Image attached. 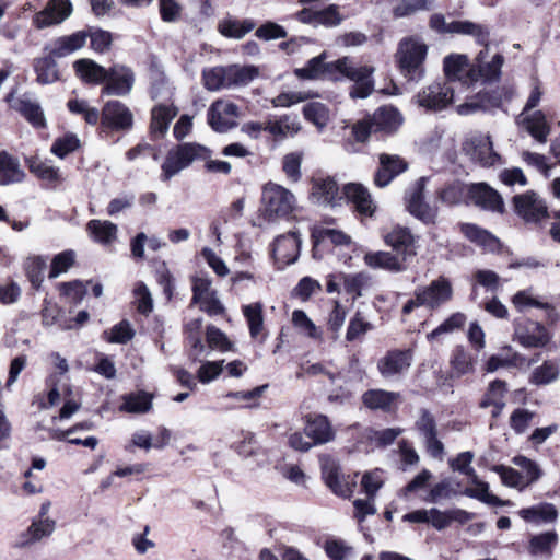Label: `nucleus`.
<instances>
[{"mask_svg": "<svg viewBox=\"0 0 560 560\" xmlns=\"http://www.w3.org/2000/svg\"><path fill=\"white\" fill-rule=\"evenodd\" d=\"M325 52L312 58L307 61L305 67L295 69V75L301 79L314 80L325 78L332 81L347 78L354 82V85L350 90V96L352 98H365L373 92V67L358 65L348 57L325 63Z\"/></svg>", "mask_w": 560, "mask_h": 560, "instance_id": "obj_1", "label": "nucleus"}, {"mask_svg": "<svg viewBox=\"0 0 560 560\" xmlns=\"http://www.w3.org/2000/svg\"><path fill=\"white\" fill-rule=\"evenodd\" d=\"M211 151L209 148L196 143L185 142L172 148L161 166V178L164 182L170 180L180 171L187 168L195 161H205V168L209 173H219L228 175L231 173L232 166L226 161L211 160Z\"/></svg>", "mask_w": 560, "mask_h": 560, "instance_id": "obj_2", "label": "nucleus"}, {"mask_svg": "<svg viewBox=\"0 0 560 560\" xmlns=\"http://www.w3.org/2000/svg\"><path fill=\"white\" fill-rule=\"evenodd\" d=\"M312 195L323 205L336 207L342 201L351 202L357 211L372 215L375 209L368 189L360 184L345 185L340 190L334 177L313 178Z\"/></svg>", "mask_w": 560, "mask_h": 560, "instance_id": "obj_3", "label": "nucleus"}, {"mask_svg": "<svg viewBox=\"0 0 560 560\" xmlns=\"http://www.w3.org/2000/svg\"><path fill=\"white\" fill-rule=\"evenodd\" d=\"M428 49V45L418 36H407L398 43L396 60L406 78L416 81L422 78Z\"/></svg>", "mask_w": 560, "mask_h": 560, "instance_id": "obj_4", "label": "nucleus"}, {"mask_svg": "<svg viewBox=\"0 0 560 560\" xmlns=\"http://www.w3.org/2000/svg\"><path fill=\"white\" fill-rule=\"evenodd\" d=\"M453 298V287L445 277H439L428 285L418 287L413 298L408 300L402 307V314L408 315L417 307H427L431 311L441 307Z\"/></svg>", "mask_w": 560, "mask_h": 560, "instance_id": "obj_5", "label": "nucleus"}, {"mask_svg": "<svg viewBox=\"0 0 560 560\" xmlns=\"http://www.w3.org/2000/svg\"><path fill=\"white\" fill-rule=\"evenodd\" d=\"M552 332L541 323L527 317L513 322V340L526 349H541L552 340Z\"/></svg>", "mask_w": 560, "mask_h": 560, "instance_id": "obj_6", "label": "nucleus"}, {"mask_svg": "<svg viewBox=\"0 0 560 560\" xmlns=\"http://www.w3.org/2000/svg\"><path fill=\"white\" fill-rule=\"evenodd\" d=\"M430 27L440 34H460L475 38L479 45H486L490 40L488 26L471 21L446 22L443 14L435 13L430 18Z\"/></svg>", "mask_w": 560, "mask_h": 560, "instance_id": "obj_7", "label": "nucleus"}, {"mask_svg": "<svg viewBox=\"0 0 560 560\" xmlns=\"http://www.w3.org/2000/svg\"><path fill=\"white\" fill-rule=\"evenodd\" d=\"M512 96L513 91L511 89L502 88L492 92L480 90L475 95L467 96L466 101L456 107V112L462 116L488 112L500 107L504 100H511Z\"/></svg>", "mask_w": 560, "mask_h": 560, "instance_id": "obj_8", "label": "nucleus"}, {"mask_svg": "<svg viewBox=\"0 0 560 560\" xmlns=\"http://www.w3.org/2000/svg\"><path fill=\"white\" fill-rule=\"evenodd\" d=\"M513 210L526 224H539L549 218L546 201L535 191L528 190L512 198Z\"/></svg>", "mask_w": 560, "mask_h": 560, "instance_id": "obj_9", "label": "nucleus"}, {"mask_svg": "<svg viewBox=\"0 0 560 560\" xmlns=\"http://www.w3.org/2000/svg\"><path fill=\"white\" fill-rule=\"evenodd\" d=\"M262 201L269 218H285L293 212L296 206L294 195L289 189L273 183L264 187Z\"/></svg>", "mask_w": 560, "mask_h": 560, "instance_id": "obj_10", "label": "nucleus"}, {"mask_svg": "<svg viewBox=\"0 0 560 560\" xmlns=\"http://www.w3.org/2000/svg\"><path fill=\"white\" fill-rule=\"evenodd\" d=\"M489 42L482 45L485 48L479 51L476 58V66L469 68L466 73L465 81L470 82L471 85L481 81L482 83L497 81L501 74V68L504 63V57L501 54H495L489 58Z\"/></svg>", "mask_w": 560, "mask_h": 560, "instance_id": "obj_11", "label": "nucleus"}, {"mask_svg": "<svg viewBox=\"0 0 560 560\" xmlns=\"http://www.w3.org/2000/svg\"><path fill=\"white\" fill-rule=\"evenodd\" d=\"M454 92L451 82H433L417 94V103L428 110L439 112L452 103Z\"/></svg>", "mask_w": 560, "mask_h": 560, "instance_id": "obj_12", "label": "nucleus"}, {"mask_svg": "<svg viewBox=\"0 0 560 560\" xmlns=\"http://www.w3.org/2000/svg\"><path fill=\"white\" fill-rule=\"evenodd\" d=\"M425 177L419 178L406 192V207L411 215L425 224H433L438 218V209L424 201Z\"/></svg>", "mask_w": 560, "mask_h": 560, "instance_id": "obj_13", "label": "nucleus"}, {"mask_svg": "<svg viewBox=\"0 0 560 560\" xmlns=\"http://www.w3.org/2000/svg\"><path fill=\"white\" fill-rule=\"evenodd\" d=\"M412 363L411 350L394 349L387 351L377 361V371L385 380H393L405 374Z\"/></svg>", "mask_w": 560, "mask_h": 560, "instance_id": "obj_14", "label": "nucleus"}, {"mask_svg": "<svg viewBox=\"0 0 560 560\" xmlns=\"http://www.w3.org/2000/svg\"><path fill=\"white\" fill-rule=\"evenodd\" d=\"M238 106L232 102L218 100L208 110V122L218 132H226L237 124Z\"/></svg>", "mask_w": 560, "mask_h": 560, "instance_id": "obj_15", "label": "nucleus"}, {"mask_svg": "<svg viewBox=\"0 0 560 560\" xmlns=\"http://www.w3.org/2000/svg\"><path fill=\"white\" fill-rule=\"evenodd\" d=\"M107 73L108 77L104 82L102 95L126 96L131 92L135 84V73L129 67L116 63L108 69Z\"/></svg>", "mask_w": 560, "mask_h": 560, "instance_id": "obj_16", "label": "nucleus"}, {"mask_svg": "<svg viewBox=\"0 0 560 560\" xmlns=\"http://www.w3.org/2000/svg\"><path fill=\"white\" fill-rule=\"evenodd\" d=\"M72 10L70 0H49L42 11L35 13L32 23L37 30L59 25L71 15Z\"/></svg>", "mask_w": 560, "mask_h": 560, "instance_id": "obj_17", "label": "nucleus"}, {"mask_svg": "<svg viewBox=\"0 0 560 560\" xmlns=\"http://www.w3.org/2000/svg\"><path fill=\"white\" fill-rule=\"evenodd\" d=\"M467 198L471 203L483 210L499 213L504 211V202L501 195L486 183L468 185Z\"/></svg>", "mask_w": 560, "mask_h": 560, "instance_id": "obj_18", "label": "nucleus"}, {"mask_svg": "<svg viewBox=\"0 0 560 560\" xmlns=\"http://www.w3.org/2000/svg\"><path fill=\"white\" fill-rule=\"evenodd\" d=\"M301 238L296 232L278 236L272 245V256L279 268L295 262L300 255Z\"/></svg>", "mask_w": 560, "mask_h": 560, "instance_id": "obj_19", "label": "nucleus"}, {"mask_svg": "<svg viewBox=\"0 0 560 560\" xmlns=\"http://www.w3.org/2000/svg\"><path fill=\"white\" fill-rule=\"evenodd\" d=\"M102 125L113 130H128L132 127L133 116L130 109L119 101H108L102 110Z\"/></svg>", "mask_w": 560, "mask_h": 560, "instance_id": "obj_20", "label": "nucleus"}, {"mask_svg": "<svg viewBox=\"0 0 560 560\" xmlns=\"http://www.w3.org/2000/svg\"><path fill=\"white\" fill-rule=\"evenodd\" d=\"M384 242L405 261L417 255L416 237L408 228L396 225L384 234Z\"/></svg>", "mask_w": 560, "mask_h": 560, "instance_id": "obj_21", "label": "nucleus"}, {"mask_svg": "<svg viewBox=\"0 0 560 560\" xmlns=\"http://www.w3.org/2000/svg\"><path fill=\"white\" fill-rule=\"evenodd\" d=\"M463 150L471 160L480 163L482 166H493L500 161V155L494 152L489 136L479 135L472 137L464 143Z\"/></svg>", "mask_w": 560, "mask_h": 560, "instance_id": "obj_22", "label": "nucleus"}, {"mask_svg": "<svg viewBox=\"0 0 560 560\" xmlns=\"http://www.w3.org/2000/svg\"><path fill=\"white\" fill-rule=\"evenodd\" d=\"M361 399L364 407L370 410L390 413L397 410L401 401V395L397 392L373 388L364 392Z\"/></svg>", "mask_w": 560, "mask_h": 560, "instance_id": "obj_23", "label": "nucleus"}, {"mask_svg": "<svg viewBox=\"0 0 560 560\" xmlns=\"http://www.w3.org/2000/svg\"><path fill=\"white\" fill-rule=\"evenodd\" d=\"M319 462L326 486L337 495H350L352 492L351 487L340 474V468L336 460L329 455H322Z\"/></svg>", "mask_w": 560, "mask_h": 560, "instance_id": "obj_24", "label": "nucleus"}, {"mask_svg": "<svg viewBox=\"0 0 560 560\" xmlns=\"http://www.w3.org/2000/svg\"><path fill=\"white\" fill-rule=\"evenodd\" d=\"M304 434L314 445L326 444L334 440L335 431L324 415H310L305 419Z\"/></svg>", "mask_w": 560, "mask_h": 560, "instance_id": "obj_25", "label": "nucleus"}, {"mask_svg": "<svg viewBox=\"0 0 560 560\" xmlns=\"http://www.w3.org/2000/svg\"><path fill=\"white\" fill-rule=\"evenodd\" d=\"M408 165L400 156L382 153L380 155V168L374 182L378 187L387 186L396 176L407 170Z\"/></svg>", "mask_w": 560, "mask_h": 560, "instance_id": "obj_26", "label": "nucleus"}, {"mask_svg": "<svg viewBox=\"0 0 560 560\" xmlns=\"http://www.w3.org/2000/svg\"><path fill=\"white\" fill-rule=\"evenodd\" d=\"M364 264L373 269H384L393 273L406 270V261L398 255L378 250L366 253L363 257Z\"/></svg>", "mask_w": 560, "mask_h": 560, "instance_id": "obj_27", "label": "nucleus"}, {"mask_svg": "<svg viewBox=\"0 0 560 560\" xmlns=\"http://www.w3.org/2000/svg\"><path fill=\"white\" fill-rule=\"evenodd\" d=\"M75 75L86 84H101L104 83L108 77V69L98 65L96 61L82 58L73 62Z\"/></svg>", "mask_w": 560, "mask_h": 560, "instance_id": "obj_28", "label": "nucleus"}, {"mask_svg": "<svg viewBox=\"0 0 560 560\" xmlns=\"http://www.w3.org/2000/svg\"><path fill=\"white\" fill-rule=\"evenodd\" d=\"M178 109L171 104H158L151 110V133L162 138L168 130L171 121L176 117Z\"/></svg>", "mask_w": 560, "mask_h": 560, "instance_id": "obj_29", "label": "nucleus"}, {"mask_svg": "<svg viewBox=\"0 0 560 560\" xmlns=\"http://www.w3.org/2000/svg\"><path fill=\"white\" fill-rule=\"evenodd\" d=\"M469 482L472 487L465 488L460 492V494L476 499L482 503L492 506H504L512 504L510 501H504L499 497L490 493L489 483L481 480L477 474L474 477L469 478Z\"/></svg>", "mask_w": 560, "mask_h": 560, "instance_id": "obj_30", "label": "nucleus"}, {"mask_svg": "<svg viewBox=\"0 0 560 560\" xmlns=\"http://www.w3.org/2000/svg\"><path fill=\"white\" fill-rule=\"evenodd\" d=\"M521 124L526 131L539 143H546L551 127L547 121L546 115L541 110H536L532 114L526 113L522 115Z\"/></svg>", "mask_w": 560, "mask_h": 560, "instance_id": "obj_31", "label": "nucleus"}, {"mask_svg": "<svg viewBox=\"0 0 560 560\" xmlns=\"http://www.w3.org/2000/svg\"><path fill=\"white\" fill-rule=\"evenodd\" d=\"M512 303L521 312H523L529 307L542 308L547 312V318L551 323H555L559 317L556 308L552 305H550L548 302H545L540 298L536 296L533 293V290H530V289L522 290V291H518L517 293H515L512 299Z\"/></svg>", "mask_w": 560, "mask_h": 560, "instance_id": "obj_32", "label": "nucleus"}, {"mask_svg": "<svg viewBox=\"0 0 560 560\" xmlns=\"http://www.w3.org/2000/svg\"><path fill=\"white\" fill-rule=\"evenodd\" d=\"M88 38V33L79 31L70 35L58 37L50 48V55L57 58H62L74 51L81 49Z\"/></svg>", "mask_w": 560, "mask_h": 560, "instance_id": "obj_33", "label": "nucleus"}, {"mask_svg": "<svg viewBox=\"0 0 560 560\" xmlns=\"http://www.w3.org/2000/svg\"><path fill=\"white\" fill-rule=\"evenodd\" d=\"M56 527V522L49 517L34 520L30 527L21 534L20 547H26L36 541H39L44 537L50 536Z\"/></svg>", "mask_w": 560, "mask_h": 560, "instance_id": "obj_34", "label": "nucleus"}, {"mask_svg": "<svg viewBox=\"0 0 560 560\" xmlns=\"http://www.w3.org/2000/svg\"><path fill=\"white\" fill-rule=\"evenodd\" d=\"M444 72L447 82L456 83L458 82L462 85H467L469 88L471 85L470 82H466V73L469 69L468 67V58L466 55H450L444 58L443 61Z\"/></svg>", "mask_w": 560, "mask_h": 560, "instance_id": "obj_35", "label": "nucleus"}, {"mask_svg": "<svg viewBox=\"0 0 560 560\" xmlns=\"http://www.w3.org/2000/svg\"><path fill=\"white\" fill-rule=\"evenodd\" d=\"M33 127L44 128L46 126V118L40 105L31 97L23 95L13 105Z\"/></svg>", "mask_w": 560, "mask_h": 560, "instance_id": "obj_36", "label": "nucleus"}, {"mask_svg": "<svg viewBox=\"0 0 560 560\" xmlns=\"http://www.w3.org/2000/svg\"><path fill=\"white\" fill-rule=\"evenodd\" d=\"M560 377V360H545L541 365L536 366L529 376V383L536 386H546L555 383Z\"/></svg>", "mask_w": 560, "mask_h": 560, "instance_id": "obj_37", "label": "nucleus"}, {"mask_svg": "<svg viewBox=\"0 0 560 560\" xmlns=\"http://www.w3.org/2000/svg\"><path fill=\"white\" fill-rule=\"evenodd\" d=\"M374 130L377 132H393L401 125L400 113L389 106L378 108L371 117Z\"/></svg>", "mask_w": 560, "mask_h": 560, "instance_id": "obj_38", "label": "nucleus"}, {"mask_svg": "<svg viewBox=\"0 0 560 560\" xmlns=\"http://www.w3.org/2000/svg\"><path fill=\"white\" fill-rule=\"evenodd\" d=\"M24 176L18 159L7 152H0V185L21 183Z\"/></svg>", "mask_w": 560, "mask_h": 560, "instance_id": "obj_39", "label": "nucleus"}, {"mask_svg": "<svg viewBox=\"0 0 560 560\" xmlns=\"http://www.w3.org/2000/svg\"><path fill=\"white\" fill-rule=\"evenodd\" d=\"M460 231L468 240L489 252H494L500 247V242L494 235L476 224L464 223L460 225Z\"/></svg>", "mask_w": 560, "mask_h": 560, "instance_id": "obj_40", "label": "nucleus"}, {"mask_svg": "<svg viewBox=\"0 0 560 560\" xmlns=\"http://www.w3.org/2000/svg\"><path fill=\"white\" fill-rule=\"evenodd\" d=\"M533 362L534 360L528 361L525 355L515 351L506 355L493 354L486 362V371L492 373L501 368L522 369L529 366Z\"/></svg>", "mask_w": 560, "mask_h": 560, "instance_id": "obj_41", "label": "nucleus"}, {"mask_svg": "<svg viewBox=\"0 0 560 560\" xmlns=\"http://www.w3.org/2000/svg\"><path fill=\"white\" fill-rule=\"evenodd\" d=\"M120 411L129 413H145L152 408L153 396L144 390H138L122 396Z\"/></svg>", "mask_w": 560, "mask_h": 560, "instance_id": "obj_42", "label": "nucleus"}, {"mask_svg": "<svg viewBox=\"0 0 560 560\" xmlns=\"http://www.w3.org/2000/svg\"><path fill=\"white\" fill-rule=\"evenodd\" d=\"M255 28L254 21L249 19L236 20L232 18L223 19L218 24V31L221 35L229 38L241 39Z\"/></svg>", "mask_w": 560, "mask_h": 560, "instance_id": "obj_43", "label": "nucleus"}, {"mask_svg": "<svg viewBox=\"0 0 560 560\" xmlns=\"http://www.w3.org/2000/svg\"><path fill=\"white\" fill-rule=\"evenodd\" d=\"M508 392V385L502 380H494L489 383L480 402L479 407L487 409L489 407H505V394Z\"/></svg>", "mask_w": 560, "mask_h": 560, "instance_id": "obj_44", "label": "nucleus"}, {"mask_svg": "<svg viewBox=\"0 0 560 560\" xmlns=\"http://www.w3.org/2000/svg\"><path fill=\"white\" fill-rule=\"evenodd\" d=\"M301 129L298 116L284 115L277 120H269L265 124V131L276 137H288L296 135Z\"/></svg>", "mask_w": 560, "mask_h": 560, "instance_id": "obj_45", "label": "nucleus"}, {"mask_svg": "<svg viewBox=\"0 0 560 560\" xmlns=\"http://www.w3.org/2000/svg\"><path fill=\"white\" fill-rule=\"evenodd\" d=\"M228 86H245L258 77L259 71L255 66L230 65L226 66Z\"/></svg>", "mask_w": 560, "mask_h": 560, "instance_id": "obj_46", "label": "nucleus"}, {"mask_svg": "<svg viewBox=\"0 0 560 560\" xmlns=\"http://www.w3.org/2000/svg\"><path fill=\"white\" fill-rule=\"evenodd\" d=\"M55 56H45L34 60V70L37 74V82L40 84H50L59 80V71Z\"/></svg>", "mask_w": 560, "mask_h": 560, "instance_id": "obj_47", "label": "nucleus"}, {"mask_svg": "<svg viewBox=\"0 0 560 560\" xmlns=\"http://www.w3.org/2000/svg\"><path fill=\"white\" fill-rule=\"evenodd\" d=\"M203 86L208 91L229 89L226 66L206 68L202 71Z\"/></svg>", "mask_w": 560, "mask_h": 560, "instance_id": "obj_48", "label": "nucleus"}, {"mask_svg": "<svg viewBox=\"0 0 560 560\" xmlns=\"http://www.w3.org/2000/svg\"><path fill=\"white\" fill-rule=\"evenodd\" d=\"M557 541L558 535L552 530L535 535L529 540L528 550L533 556H550Z\"/></svg>", "mask_w": 560, "mask_h": 560, "instance_id": "obj_49", "label": "nucleus"}, {"mask_svg": "<svg viewBox=\"0 0 560 560\" xmlns=\"http://www.w3.org/2000/svg\"><path fill=\"white\" fill-rule=\"evenodd\" d=\"M151 89L150 95L152 100L171 101L174 94V88L171 85L168 79L159 70L151 72Z\"/></svg>", "mask_w": 560, "mask_h": 560, "instance_id": "obj_50", "label": "nucleus"}, {"mask_svg": "<svg viewBox=\"0 0 560 560\" xmlns=\"http://www.w3.org/2000/svg\"><path fill=\"white\" fill-rule=\"evenodd\" d=\"M28 168L31 173L37 176L39 179L55 183L60 180L59 168L54 166L48 161H43L39 158H31L27 160Z\"/></svg>", "mask_w": 560, "mask_h": 560, "instance_id": "obj_51", "label": "nucleus"}, {"mask_svg": "<svg viewBox=\"0 0 560 560\" xmlns=\"http://www.w3.org/2000/svg\"><path fill=\"white\" fill-rule=\"evenodd\" d=\"M468 186L460 182H453L438 192L439 200L446 206H456L467 197Z\"/></svg>", "mask_w": 560, "mask_h": 560, "instance_id": "obj_52", "label": "nucleus"}, {"mask_svg": "<svg viewBox=\"0 0 560 560\" xmlns=\"http://www.w3.org/2000/svg\"><path fill=\"white\" fill-rule=\"evenodd\" d=\"M88 230L96 242L108 244L116 238L117 225L110 221L91 220Z\"/></svg>", "mask_w": 560, "mask_h": 560, "instance_id": "obj_53", "label": "nucleus"}, {"mask_svg": "<svg viewBox=\"0 0 560 560\" xmlns=\"http://www.w3.org/2000/svg\"><path fill=\"white\" fill-rule=\"evenodd\" d=\"M450 363L457 376L471 373L475 370L472 357L463 346L455 347Z\"/></svg>", "mask_w": 560, "mask_h": 560, "instance_id": "obj_54", "label": "nucleus"}, {"mask_svg": "<svg viewBox=\"0 0 560 560\" xmlns=\"http://www.w3.org/2000/svg\"><path fill=\"white\" fill-rule=\"evenodd\" d=\"M324 550L330 560H352L354 548L342 539H327Z\"/></svg>", "mask_w": 560, "mask_h": 560, "instance_id": "obj_55", "label": "nucleus"}, {"mask_svg": "<svg viewBox=\"0 0 560 560\" xmlns=\"http://www.w3.org/2000/svg\"><path fill=\"white\" fill-rule=\"evenodd\" d=\"M303 115L306 120L323 130L329 121V109L319 102H312L303 107Z\"/></svg>", "mask_w": 560, "mask_h": 560, "instance_id": "obj_56", "label": "nucleus"}, {"mask_svg": "<svg viewBox=\"0 0 560 560\" xmlns=\"http://www.w3.org/2000/svg\"><path fill=\"white\" fill-rule=\"evenodd\" d=\"M458 482L445 478L432 487L427 501L436 503L441 500L451 499L452 497L460 494L462 491H458Z\"/></svg>", "mask_w": 560, "mask_h": 560, "instance_id": "obj_57", "label": "nucleus"}, {"mask_svg": "<svg viewBox=\"0 0 560 560\" xmlns=\"http://www.w3.org/2000/svg\"><path fill=\"white\" fill-rule=\"evenodd\" d=\"M47 261L44 257H30L24 264L26 276L33 288L38 289L44 280Z\"/></svg>", "mask_w": 560, "mask_h": 560, "instance_id": "obj_58", "label": "nucleus"}, {"mask_svg": "<svg viewBox=\"0 0 560 560\" xmlns=\"http://www.w3.org/2000/svg\"><path fill=\"white\" fill-rule=\"evenodd\" d=\"M243 314L247 319L250 337L257 338L264 326L262 305L260 303L245 305Z\"/></svg>", "mask_w": 560, "mask_h": 560, "instance_id": "obj_59", "label": "nucleus"}, {"mask_svg": "<svg viewBox=\"0 0 560 560\" xmlns=\"http://www.w3.org/2000/svg\"><path fill=\"white\" fill-rule=\"evenodd\" d=\"M491 470L500 476L504 486L518 489L520 491L526 488L525 478L516 469L504 465H494Z\"/></svg>", "mask_w": 560, "mask_h": 560, "instance_id": "obj_60", "label": "nucleus"}, {"mask_svg": "<svg viewBox=\"0 0 560 560\" xmlns=\"http://www.w3.org/2000/svg\"><path fill=\"white\" fill-rule=\"evenodd\" d=\"M467 320L464 313L456 312L448 316L443 323H441L435 329L427 335L428 340H434L443 334H451L457 329H460Z\"/></svg>", "mask_w": 560, "mask_h": 560, "instance_id": "obj_61", "label": "nucleus"}, {"mask_svg": "<svg viewBox=\"0 0 560 560\" xmlns=\"http://www.w3.org/2000/svg\"><path fill=\"white\" fill-rule=\"evenodd\" d=\"M345 15L340 12L337 4H329L322 10H317L316 26L336 27L342 23Z\"/></svg>", "mask_w": 560, "mask_h": 560, "instance_id": "obj_62", "label": "nucleus"}, {"mask_svg": "<svg viewBox=\"0 0 560 560\" xmlns=\"http://www.w3.org/2000/svg\"><path fill=\"white\" fill-rule=\"evenodd\" d=\"M75 255L73 250H65L57 254L50 265L48 277L55 279L61 273L67 272L74 264Z\"/></svg>", "mask_w": 560, "mask_h": 560, "instance_id": "obj_63", "label": "nucleus"}, {"mask_svg": "<svg viewBox=\"0 0 560 560\" xmlns=\"http://www.w3.org/2000/svg\"><path fill=\"white\" fill-rule=\"evenodd\" d=\"M207 343L211 350L228 352L232 350V342L228 336L215 326H208L206 332Z\"/></svg>", "mask_w": 560, "mask_h": 560, "instance_id": "obj_64", "label": "nucleus"}]
</instances>
